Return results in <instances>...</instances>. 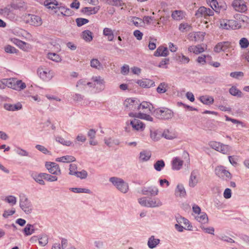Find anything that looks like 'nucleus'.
Instances as JSON below:
<instances>
[{
  "mask_svg": "<svg viewBox=\"0 0 249 249\" xmlns=\"http://www.w3.org/2000/svg\"><path fill=\"white\" fill-rule=\"evenodd\" d=\"M153 108V105L150 103L143 101L141 104H139L137 110L140 111L139 113L135 114L133 113H130L129 115L130 117H134L152 121V117L148 114L152 112Z\"/></svg>",
  "mask_w": 249,
  "mask_h": 249,
  "instance_id": "f257e3e1",
  "label": "nucleus"
},
{
  "mask_svg": "<svg viewBox=\"0 0 249 249\" xmlns=\"http://www.w3.org/2000/svg\"><path fill=\"white\" fill-rule=\"evenodd\" d=\"M219 22V28L223 29H236L240 28V25L235 20L222 19L220 20Z\"/></svg>",
  "mask_w": 249,
  "mask_h": 249,
  "instance_id": "f03ea898",
  "label": "nucleus"
},
{
  "mask_svg": "<svg viewBox=\"0 0 249 249\" xmlns=\"http://www.w3.org/2000/svg\"><path fill=\"white\" fill-rule=\"evenodd\" d=\"M231 5L237 12L245 13L248 11L247 3L244 0H233Z\"/></svg>",
  "mask_w": 249,
  "mask_h": 249,
  "instance_id": "7ed1b4c3",
  "label": "nucleus"
},
{
  "mask_svg": "<svg viewBox=\"0 0 249 249\" xmlns=\"http://www.w3.org/2000/svg\"><path fill=\"white\" fill-rule=\"evenodd\" d=\"M23 19L26 23H29L34 26H39L42 24L41 18L36 15L32 14H25Z\"/></svg>",
  "mask_w": 249,
  "mask_h": 249,
  "instance_id": "20e7f679",
  "label": "nucleus"
},
{
  "mask_svg": "<svg viewBox=\"0 0 249 249\" xmlns=\"http://www.w3.org/2000/svg\"><path fill=\"white\" fill-rule=\"evenodd\" d=\"M109 180L121 192L126 193L128 189V185L124 182V181L119 178L116 177H112Z\"/></svg>",
  "mask_w": 249,
  "mask_h": 249,
  "instance_id": "39448f33",
  "label": "nucleus"
},
{
  "mask_svg": "<svg viewBox=\"0 0 249 249\" xmlns=\"http://www.w3.org/2000/svg\"><path fill=\"white\" fill-rule=\"evenodd\" d=\"M156 116L160 119H169L173 116L172 111L166 108H157L154 110Z\"/></svg>",
  "mask_w": 249,
  "mask_h": 249,
  "instance_id": "423d86ee",
  "label": "nucleus"
},
{
  "mask_svg": "<svg viewBox=\"0 0 249 249\" xmlns=\"http://www.w3.org/2000/svg\"><path fill=\"white\" fill-rule=\"evenodd\" d=\"M213 15L214 12L213 10L204 6L200 7L195 14V16L197 18L204 17L206 19L208 17L213 16Z\"/></svg>",
  "mask_w": 249,
  "mask_h": 249,
  "instance_id": "0eeeda50",
  "label": "nucleus"
},
{
  "mask_svg": "<svg viewBox=\"0 0 249 249\" xmlns=\"http://www.w3.org/2000/svg\"><path fill=\"white\" fill-rule=\"evenodd\" d=\"M215 174L220 178L225 179H230L231 178V175L223 166H218L215 169Z\"/></svg>",
  "mask_w": 249,
  "mask_h": 249,
  "instance_id": "6e6552de",
  "label": "nucleus"
},
{
  "mask_svg": "<svg viewBox=\"0 0 249 249\" xmlns=\"http://www.w3.org/2000/svg\"><path fill=\"white\" fill-rule=\"evenodd\" d=\"M130 125L134 131L142 132L145 128V124L141 120L134 118L130 121Z\"/></svg>",
  "mask_w": 249,
  "mask_h": 249,
  "instance_id": "1a4fd4ad",
  "label": "nucleus"
},
{
  "mask_svg": "<svg viewBox=\"0 0 249 249\" xmlns=\"http://www.w3.org/2000/svg\"><path fill=\"white\" fill-rule=\"evenodd\" d=\"M38 73L40 78L44 81L50 80L53 76V72L47 68H39Z\"/></svg>",
  "mask_w": 249,
  "mask_h": 249,
  "instance_id": "9d476101",
  "label": "nucleus"
},
{
  "mask_svg": "<svg viewBox=\"0 0 249 249\" xmlns=\"http://www.w3.org/2000/svg\"><path fill=\"white\" fill-rule=\"evenodd\" d=\"M45 166L49 172L52 174L60 175L61 174L59 165L55 162H46Z\"/></svg>",
  "mask_w": 249,
  "mask_h": 249,
  "instance_id": "9b49d317",
  "label": "nucleus"
},
{
  "mask_svg": "<svg viewBox=\"0 0 249 249\" xmlns=\"http://www.w3.org/2000/svg\"><path fill=\"white\" fill-rule=\"evenodd\" d=\"M124 105L128 110L136 111L138 109L139 102L135 99L127 98L124 101Z\"/></svg>",
  "mask_w": 249,
  "mask_h": 249,
  "instance_id": "f8f14e48",
  "label": "nucleus"
},
{
  "mask_svg": "<svg viewBox=\"0 0 249 249\" xmlns=\"http://www.w3.org/2000/svg\"><path fill=\"white\" fill-rule=\"evenodd\" d=\"M59 3L56 0H45L43 4L47 9L53 11L54 14H57Z\"/></svg>",
  "mask_w": 249,
  "mask_h": 249,
  "instance_id": "ddd939ff",
  "label": "nucleus"
},
{
  "mask_svg": "<svg viewBox=\"0 0 249 249\" xmlns=\"http://www.w3.org/2000/svg\"><path fill=\"white\" fill-rule=\"evenodd\" d=\"M58 12L56 14L58 16L69 17L73 14V11L70 8L65 6L62 3H59L57 8Z\"/></svg>",
  "mask_w": 249,
  "mask_h": 249,
  "instance_id": "4468645a",
  "label": "nucleus"
},
{
  "mask_svg": "<svg viewBox=\"0 0 249 249\" xmlns=\"http://www.w3.org/2000/svg\"><path fill=\"white\" fill-rule=\"evenodd\" d=\"M93 82H88L87 85L91 87H100V89L104 88L105 81L104 79L100 76H93L92 78Z\"/></svg>",
  "mask_w": 249,
  "mask_h": 249,
  "instance_id": "2eb2a0df",
  "label": "nucleus"
},
{
  "mask_svg": "<svg viewBox=\"0 0 249 249\" xmlns=\"http://www.w3.org/2000/svg\"><path fill=\"white\" fill-rule=\"evenodd\" d=\"M20 207L26 213H30L32 211V205L30 202L24 196L20 197Z\"/></svg>",
  "mask_w": 249,
  "mask_h": 249,
  "instance_id": "dca6fc26",
  "label": "nucleus"
},
{
  "mask_svg": "<svg viewBox=\"0 0 249 249\" xmlns=\"http://www.w3.org/2000/svg\"><path fill=\"white\" fill-rule=\"evenodd\" d=\"M231 47V43L229 41L221 42L216 45L214 48V51L216 53H219L221 51L225 52Z\"/></svg>",
  "mask_w": 249,
  "mask_h": 249,
  "instance_id": "f3484780",
  "label": "nucleus"
},
{
  "mask_svg": "<svg viewBox=\"0 0 249 249\" xmlns=\"http://www.w3.org/2000/svg\"><path fill=\"white\" fill-rule=\"evenodd\" d=\"M206 49L207 46H204L202 44H198L197 45L190 46L188 48V50L189 53L198 54L204 52Z\"/></svg>",
  "mask_w": 249,
  "mask_h": 249,
  "instance_id": "a211bd4d",
  "label": "nucleus"
},
{
  "mask_svg": "<svg viewBox=\"0 0 249 249\" xmlns=\"http://www.w3.org/2000/svg\"><path fill=\"white\" fill-rule=\"evenodd\" d=\"M11 40L15 45L24 51H28L31 49V46L29 44L20 40L17 38H12Z\"/></svg>",
  "mask_w": 249,
  "mask_h": 249,
  "instance_id": "6ab92c4d",
  "label": "nucleus"
},
{
  "mask_svg": "<svg viewBox=\"0 0 249 249\" xmlns=\"http://www.w3.org/2000/svg\"><path fill=\"white\" fill-rule=\"evenodd\" d=\"M199 180V173L197 171L192 172L189 181V185L191 187H194Z\"/></svg>",
  "mask_w": 249,
  "mask_h": 249,
  "instance_id": "aec40b11",
  "label": "nucleus"
},
{
  "mask_svg": "<svg viewBox=\"0 0 249 249\" xmlns=\"http://www.w3.org/2000/svg\"><path fill=\"white\" fill-rule=\"evenodd\" d=\"M136 83L143 88H150L155 85V82L153 80L146 78L138 80Z\"/></svg>",
  "mask_w": 249,
  "mask_h": 249,
  "instance_id": "412c9836",
  "label": "nucleus"
},
{
  "mask_svg": "<svg viewBox=\"0 0 249 249\" xmlns=\"http://www.w3.org/2000/svg\"><path fill=\"white\" fill-rule=\"evenodd\" d=\"M25 2L22 0H13L10 4L12 10H21L24 9Z\"/></svg>",
  "mask_w": 249,
  "mask_h": 249,
  "instance_id": "4be33fe9",
  "label": "nucleus"
},
{
  "mask_svg": "<svg viewBox=\"0 0 249 249\" xmlns=\"http://www.w3.org/2000/svg\"><path fill=\"white\" fill-rule=\"evenodd\" d=\"M185 12L182 10H175L172 11L171 14L172 18L177 21L183 19L185 17Z\"/></svg>",
  "mask_w": 249,
  "mask_h": 249,
  "instance_id": "5701e85b",
  "label": "nucleus"
},
{
  "mask_svg": "<svg viewBox=\"0 0 249 249\" xmlns=\"http://www.w3.org/2000/svg\"><path fill=\"white\" fill-rule=\"evenodd\" d=\"M183 161L179 157H175L172 161V168L174 170H178L181 168Z\"/></svg>",
  "mask_w": 249,
  "mask_h": 249,
  "instance_id": "b1692460",
  "label": "nucleus"
},
{
  "mask_svg": "<svg viewBox=\"0 0 249 249\" xmlns=\"http://www.w3.org/2000/svg\"><path fill=\"white\" fill-rule=\"evenodd\" d=\"M100 9V6H97L94 7H86L82 9V11L85 14L89 16L97 13Z\"/></svg>",
  "mask_w": 249,
  "mask_h": 249,
  "instance_id": "393cba45",
  "label": "nucleus"
},
{
  "mask_svg": "<svg viewBox=\"0 0 249 249\" xmlns=\"http://www.w3.org/2000/svg\"><path fill=\"white\" fill-rule=\"evenodd\" d=\"M169 52L167 47L162 46L158 48L154 53L155 56H166L168 55Z\"/></svg>",
  "mask_w": 249,
  "mask_h": 249,
  "instance_id": "a878e982",
  "label": "nucleus"
},
{
  "mask_svg": "<svg viewBox=\"0 0 249 249\" xmlns=\"http://www.w3.org/2000/svg\"><path fill=\"white\" fill-rule=\"evenodd\" d=\"M4 108L9 111H15L21 109L22 105L18 103L16 104H6L4 105Z\"/></svg>",
  "mask_w": 249,
  "mask_h": 249,
  "instance_id": "bb28decb",
  "label": "nucleus"
},
{
  "mask_svg": "<svg viewBox=\"0 0 249 249\" xmlns=\"http://www.w3.org/2000/svg\"><path fill=\"white\" fill-rule=\"evenodd\" d=\"M178 223L183 224L184 226V228L187 230H192V226L190 225L189 220L184 217H179L178 218Z\"/></svg>",
  "mask_w": 249,
  "mask_h": 249,
  "instance_id": "cd10ccee",
  "label": "nucleus"
},
{
  "mask_svg": "<svg viewBox=\"0 0 249 249\" xmlns=\"http://www.w3.org/2000/svg\"><path fill=\"white\" fill-rule=\"evenodd\" d=\"M44 175L45 173H40L38 174L36 173H33L32 174V176L36 182H37V183L41 185H44L45 182L43 180L45 178V177H44Z\"/></svg>",
  "mask_w": 249,
  "mask_h": 249,
  "instance_id": "c85d7f7f",
  "label": "nucleus"
},
{
  "mask_svg": "<svg viewBox=\"0 0 249 249\" xmlns=\"http://www.w3.org/2000/svg\"><path fill=\"white\" fill-rule=\"evenodd\" d=\"M75 160V158L71 156L67 155L57 158L56 161L58 162H70Z\"/></svg>",
  "mask_w": 249,
  "mask_h": 249,
  "instance_id": "c756f323",
  "label": "nucleus"
},
{
  "mask_svg": "<svg viewBox=\"0 0 249 249\" xmlns=\"http://www.w3.org/2000/svg\"><path fill=\"white\" fill-rule=\"evenodd\" d=\"M200 101L204 104L211 105L213 104L214 99L212 96L205 95L199 97Z\"/></svg>",
  "mask_w": 249,
  "mask_h": 249,
  "instance_id": "7c9ffc66",
  "label": "nucleus"
},
{
  "mask_svg": "<svg viewBox=\"0 0 249 249\" xmlns=\"http://www.w3.org/2000/svg\"><path fill=\"white\" fill-rule=\"evenodd\" d=\"M104 36L107 37V40L111 41L114 39V34L112 30L108 28H105L103 30Z\"/></svg>",
  "mask_w": 249,
  "mask_h": 249,
  "instance_id": "2f4dec72",
  "label": "nucleus"
},
{
  "mask_svg": "<svg viewBox=\"0 0 249 249\" xmlns=\"http://www.w3.org/2000/svg\"><path fill=\"white\" fill-rule=\"evenodd\" d=\"M151 156V153L150 151H143L140 154L139 159L141 161H145L149 160Z\"/></svg>",
  "mask_w": 249,
  "mask_h": 249,
  "instance_id": "473e14b6",
  "label": "nucleus"
},
{
  "mask_svg": "<svg viewBox=\"0 0 249 249\" xmlns=\"http://www.w3.org/2000/svg\"><path fill=\"white\" fill-rule=\"evenodd\" d=\"M176 60L182 64H187L190 61V58L182 53L177 54Z\"/></svg>",
  "mask_w": 249,
  "mask_h": 249,
  "instance_id": "72a5a7b5",
  "label": "nucleus"
},
{
  "mask_svg": "<svg viewBox=\"0 0 249 249\" xmlns=\"http://www.w3.org/2000/svg\"><path fill=\"white\" fill-rule=\"evenodd\" d=\"M107 1L108 4L117 7H122V9L124 8V6H125V3L122 0H107Z\"/></svg>",
  "mask_w": 249,
  "mask_h": 249,
  "instance_id": "f704fd0d",
  "label": "nucleus"
},
{
  "mask_svg": "<svg viewBox=\"0 0 249 249\" xmlns=\"http://www.w3.org/2000/svg\"><path fill=\"white\" fill-rule=\"evenodd\" d=\"M196 219L202 223H206L208 221V216L205 213H200L197 216H196Z\"/></svg>",
  "mask_w": 249,
  "mask_h": 249,
  "instance_id": "c9c22d12",
  "label": "nucleus"
},
{
  "mask_svg": "<svg viewBox=\"0 0 249 249\" xmlns=\"http://www.w3.org/2000/svg\"><path fill=\"white\" fill-rule=\"evenodd\" d=\"M16 82L15 83L14 88H13V89L17 90H21L26 88V84L22 82L21 80L16 79Z\"/></svg>",
  "mask_w": 249,
  "mask_h": 249,
  "instance_id": "e433bc0d",
  "label": "nucleus"
},
{
  "mask_svg": "<svg viewBox=\"0 0 249 249\" xmlns=\"http://www.w3.org/2000/svg\"><path fill=\"white\" fill-rule=\"evenodd\" d=\"M47 57L49 59H50L52 61H53L54 62H59L61 61V57L59 56V54L55 53H48L47 54Z\"/></svg>",
  "mask_w": 249,
  "mask_h": 249,
  "instance_id": "4c0bfd02",
  "label": "nucleus"
},
{
  "mask_svg": "<svg viewBox=\"0 0 249 249\" xmlns=\"http://www.w3.org/2000/svg\"><path fill=\"white\" fill-rule=\"evenodd\" d=\"M142 194L145 195H148L149 194L152 195H156L158 193V189L156 188H149L147 189H143L142 190Z\"/></svg>",
  "mask_w": 249,
  "mask_h": 249,
  "instance_id": "58836bf2",
  "label": "nucleus"
},
{
  "mask_svg": "<svg viewBox=\"0 0 249 249\" xmlns=\"http://www.w3.org/2000/svg\"><path fill=\"white\" fill-rule=\"evenodd\" d=\"M82 38L86 41L90 42L92 40V33L89 30H86L82 33Z\"/></svg>",
  "mask_w": 249,
  "mask_h": 249,
  "instance_id": "ea45409f",
  "label": "nucleus"
},
{
  "mask_svg": "<svg viewBox=\"0 0 249 249\" xmlns=\"http://www.w3.org/2000/svg\"><path fill=\"white\" fill-rule=\"evenodd\" d=\"M206 35V33L203 32H197L194 33V37L196 41H202Z\"/></svg>",
  "mask_w": 249,
  "mask_h": 249,
  "instance_id": "a19ab883",
  "label": "nucleus"
},
{
  "mask_svg": "<svg viewBox=\"0 0 249 249\" xmlns=\"http://www.w3.org/2000/svg\"><path fill=\"white\" fill-rule=\"evenodd\" d=\"M159 242V239L155 238L154 236H151L148 240V246L150 248L153 249L155 248Z\"/></svg>",
  "mask_w": 249,
  "mask_h": 249,
  "instance_id": "79ce46f5",
  "label": "nucleus"
},
{
  "mask_svg": "<svg viewBox=\"0 0 249 249\" xmlns=\"http://www.w3.org/2000/svg\"><path fill=\"white\" fill-rule=\"evenodd\" d=\"M234 17L236 19H237L239 21L237 22L240 25V27L241 26V22H242V23L246 22H247L248 19V18L247 16H245V15L238 14H235Z\"/></svg>",
  "mask_w": 249,
  "mask_h": 249,
  "instance_id": "37998d69",
  "label": "nucleus"
},
{
  "mask_svg": "<svg viewBox=\"0 0 249 249\" xmlns=\"http://www.w3.org/2000/svg\"><path fill=\"white\" fill-rule=\"evenodd\" d=\"M4 86H7L8 88L13 89L14 88L15 83L16 82V78H11L9 79H4Z\"/></svg>",
  "mask_w": 249,
  "mask_h": 249,
  "instance_id": "c03bdc74",
  "label": "nucleus"
},
{
  "mask_svg": "<svg viewBox=\"0 0 249 249\" xmlns=\"http://www.w3.org/2000/svg\"><path fill=\"white\" fill-rule=\"evenodd\" d=\"M161 205V201L158 198L152 199L148 200V207H158Z\"/></svg>",
  "mask_w": 249,
  "mask_h": 249,
  "instance_id": "a18cd8bd",
  "label": "nucleus"
},
{
  "mask_svg": "<svg viewBox=\"0 0 249 249\" xmlns=\"http://www.w3.org/2000/svg\"><path fill=\"white\" fill-rule=\"evenodd\" d=\"M165 166V163L163 160H157L154 165V168L157 171H160Z\"/></svg>",
  "mask_w": 249,
  "mask_h": 249,
  "instance_id": "49530a36",
  "label": "nucleus"
},
{
  "mask_svg": "<svg viewBox=\"0 0 249 249\" xmlns=\"http://www.w3.org/2000/svg\"><path fill=\"white\" fill-rule=\"evenodd\" d=\"M230 93L233 96H237L241 97L242 95V92L235 87H232L229 90Z\"/></svg>",
  "mask_w": 249,
  "mask_h": 249,
  "instance_id": "de8ad7c7",
  "label": "nucleus"
},
{
  "mask_svg": "<svg viewBox=\"0 0 249 249\" xmlns=\"http://www.w3.org/2000/svg\"><path fill=\"white\" fill-rule=\"evenodd\" d=\"M130 20L137 27H140L141 24L142 23V20L141 18L136 17H131Z\"/></svg>",
  "mask_w": 249,
  "mask_h": 249,
  "instance_id": "09e8293b",
  "label": "nucleus"
},
{
  "mask_svg": "<svg viewBox=\"0 0 249 249\" xmlns=\"http://www.w3.org/2000/svg\"><path fill=\"white\" fill-rule=\"evenodd\" d=\"M4 200L13 206L16 204L17 202L16 198L13 196H8L5 197Z\"/></svg>",
  "mask_w": 249,
  "mask_h": 249,
  "instance_id": "8fccbe9b",
  "label": "nucleus"
},
{
  "mask_svg": "<svg viewBox=\"0 0 249 249\" xmlns=\"http://www.w3.org/2000/svg\"><path fill=\"white\" fill-rule=\"evenodd\" d=\"M230 151L231 147L228 145H225L222 143L221 147H220L219 152H221L224 154H229Z\"/></svg>",
  "mask_w": 249,
  "mask_h": 249,
  "instance_id": "3c124183",
  "label": "nucleus"
},
{
  "mask_svg": "<svg viewBox=\"0 0 249 249\" xmlns=\"http://www.w3.org/2000/svg\"><path fill=\"white\" fill-rule=\"evenodd\" d=\"M167 85L165 83H160L157 89L158 93H163L166 91Z\"/></svg>",
  "mask_w": 249,
  "mask_h": 249,
  "instance_id": "603ef678",
  "label": "nucleus"
},
{
  "mask_svg": "<svg viewBox=\"0 0 249 249\" xmlns=\"http://www.w3.org/2000/svg\"><path fill=\"white\" fill-rule=\"evenodd\" d=\"M239 45L242 49L247 48L249 46V41L247 38L243 37L239 41Z\"/></svg>",
  "mask_w": 249,
  "mask_h": 249,
  "instance_id": "864d4df0",
  "label": "nucleus"
},
{
  "mask_svg": "<svg viewBox=\"0 0 249 249\" xmlns=\"http://www.w3.org/2000/svg\"><path fill=\"white\" fill-rule=\"evenodd\" d=\"M206 2L212 7L213 11L218 9V2L216 0H206Z\"/></svg>",
  "mask_w": 249,
  "mask_h": 249,
  "instance_id": "5fc2aeb1",
  "label": "nucleus"
},
{
  "mask_svg": "<svg viewBox=\"0 0 249 249\" xmlns=\"http://www.w3.org/2000/svg\"><path fill=\"white\" fill-rule=\"evenodd\" d=\"M48 242V237L46 235H42L39 238V244L41 246H45Z\"/></svg>",
  "mask_w": 249,
  "mask_h": 249,
  "instance_id": "6e6d98bb",
  "label": "nucleus"
},
{
  "mask_svg": "<svg viewBox=\"0 0 249 249\" xmlns=\"http://www.w3.org/2000/svg\"><path fill=\"white\" fill-rule=\"evenodd\" d=\"M33 231V226L31 224H27L24 229V232L26 235L32 234Z\"/></svg>",
  "mask_w": 249,
  "mask_h": 249,
  "instance_id": "4d7b16f0",
  "label": "nucleus"
},
{
  "mask_svg": "<svg viewBox=\"0 0 249 249\" xmlns=\"http://www.w3.org/2000/svg\"><path fill=\"white\" fill-rule=\"evenodd\" d=\"M56 176L57 175L52 176L50 174L45 173L44 176V177H45L44 179L51 182L56 181L57 180V177Z\"/></svg>",
  "mask_w": 249,
  "mask_h": 249,
  "instance_id": "13d9d810",
  "label": "nucleus"
},
{
  "mask_svg": "<svg viewBox=\"0 0 249 249\" xmlns=\"http://www.w3.org/2000/svg\"><path fill=\"white\" fill-rule=\"evenodd\" d=\"M162 136L167 139H172L175 137V135L168 130H164L162 133Z\"/></svg>",
  "mask_w": 249,
  "mask_h": 249,
  "instance_id": "bf43d9fd",
  "label": "nucleus"
},
{
  "mask_svg": "<svg viewBox=\"0 0 249 249\" xmlns=\"http://www.w3.org/2000/svg\"><path fill=\"white\" fill-rule=\"evenodd\" d=\"M5 52L10 53H16L18 52V50L14 47L11 45H7L4 48Z\"/></svg>",
  "mask_w": 249,
  "mask_h": 249,
  "instance_id": "052dcab7",
  "label": "nucleus"
},
{
  "mask_svg": "<svg viewBox=\"0 0 249 249\" xmlns=\"http://www.w3.org/2000/svg\"><path fill=\"white\" fill-rule=\"evenodd\" d=\"M71 190L74 192L76 193H89L90 190L89 189H85V188H72Z\"/></svg>",
  "mask_w": 249,
  "mask_h": 249,
  "instance_id": "680f3d73",
  "label": "nucleus"
},
{
  "mask_svg": "<svg viewBox=\"0 0 249 249\" xmlns=\"http://www.w3.org/2000/svg\"><path fill=\"white\" fill-rule=\"evenodd\" d=\"M221 144L222 143L219 142H211L210 145L212 148L219 151L220 147H221Z\"/></svg>",
  "mask_w": 249,
  "mask_h": 249,
  "instance_id": "e2e57ef3",
  "label": "nucleus"
},
{
  "mask_svg": "<svg viewBox=\"0 0 249 249\" xmlns=\"http://www.w3.org/2000/svg\"><path fill=\"white\" fill-rule=\"evenodd\" d=\"M89 21L88 19L84 18H77L76 19L77 25L79 27L88 23Z\"/></svg>",
  "mask_w": 249,
  "mask_h": 249,
  "instance_id": "0e129e2a",
  "label": "nucleus"
},
{
  "mask_svg": "<svg viewBox=\"0 0 249 249\" xmlns=\"http://www.w3.org/2000/svg\"><path fill=\"white\" fill-rule=\"evenodd\" d=\"M176 193H179V195L182 196H184L186 194L185 190L182 185H178Z\"/></svg>",
  "mask_w": 249,
  "mask_h": 249,
  "instance_id": "69168bd1",
  "label": "nucleus"
},
{
  "mask_svg": "<svg viewBox=\"0 0 249 249\" xmlns=\"http://www.w3.org/2000/svg\"><path fill=\"white\" fill-rule=\"evenodd\" d=\"M12 11L13 10L10 6V4H9L4 8L0 9V13L8 16Z\"/></svg>",
  "mask_w": 249,
  "mask_h": 249,
  "instance_id": "338daca9",
  "label": "nucleus"
},
{
  "mask_svg": "<svg viewBox=\"0 0 249 249\" xmlns=\"http://www.w3.org/2000/svg\"><path fill=\"white\" fill-rule=\"evenodd\" d=\"M56 140L61 144L66 145V146H70L72 144V142L70 141H66L64 139L61 137L57 138Z\"/></svg>",
  "mask_w": 249,
  "mask_h": 249,
  "instance_id": "774afa93",
  "label": "nucleus"
}]
</instances>
